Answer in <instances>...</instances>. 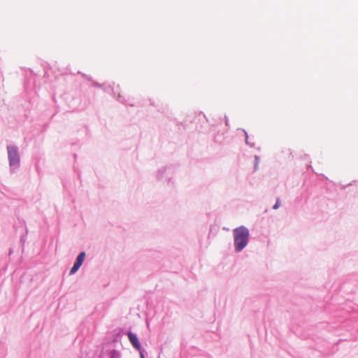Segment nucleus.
<instances>
[{"label":"nucleus","instance_id":"obj_3","mask_svg":"<svg viewBox=\"0 0 358 358\" xmlns=\"http://www.w3.org/2000/svg\"><path fill=\"white\" fill-rule=\"evenodd\" d=\"M128 338L131 343V344L134 345V347L137 349L138 350H141V344L138 341V338L136 336L135 334H134L131 332H129L128 334Z\"/></svg>","mask_w":358,"mask_h":358},{"label":"nucleus","instance_id":"obj_1","mask_svg":"<svg viewBox=\"0 0 358 358\" xmlns=\"http://www.w3.org/2000/svg\"><path fill=\"white\" fill-rule=\"evenodd\" d=\"M234 245L236 251L240 252L247 245L249 231L244 227H240L234 230Z\"/></svg>","mask_w":358,"mask_h":358},{"label":"nucleus","instance_id":"obj_6","mask_svg":"<svg viewBox=\"0 0 358 358\" xmlns=\"http://www.w3.org/2000/svg\"><path fill=\"white\" fill-rule=\"evenodd\" d=\"M81 265L82 264L76 262L74 263V265L73 266V267L71 268V269L70 271V273L73 274L74 273H76L78 270V268L81 266Z\"/></svg>","mask_w":358,"mask_h":358},{"label":"nucleus","instance_id":"obj_8","mask_svg":"<svg viewBox=\"0 0 358 358\" xmlns=\"http://www.w3.org/2000/svg\"><path fill=\"white\" fill-rule=\"evenodd\" d=\"M141 358H145L142 352L140 353Z\"/></svg>","mask_w":358,"mask_h":358},{"label":"nucleus","instance_id":"obj_9","mask_svg":"<svg viewBox=\"0 0 358 358\" xmlns=\"http://www.w3.org/2000/svg\"><path fill=\"white\" fill-rule=\"evenodd\" d=\"M112 358H114V357H112Z\"/></svg>","mask_w":358,"mask_h":358},{"label":"nucleus","instance_id":"obj_4","mask_svg":"<svg viewBox=\"0 0 358 358\" xmlns=\"http://www.w3.org/2000/svg\"><path fill=\"white\" fill-rule=\"evenodd\" d=\"M85 253L84 252H80L78 256L77 257V259H76V262L80 264H83V261L85 259Z\"/></svg>","mask_w":358,"mask_h":358},{"label":"nucleus","instance_id":"obj_7","mask_svg":"<svg viewBox=\"0 0 358 358\" xmlns=\"http://www.w3.org/2000/svg\"><path fill=\"white\" fill-rule=\"evenodd\" d=\"M279 206H280V202H279V201L278 200V201H276V203L273 206V209H277V208H278Z\"/></svg>","mask_w":358,"mask_h":358},{"label":"nucleus","instance_id":"obj_5","mask_svg":"<svg viewBox=\"0 0 358 358\" xmlns=\"http://www.w3.org/2000/svg\"><path fill=\"white\" fill-rule=\"evenodd\" d=\"M81 265L82 264L76 262L74 263V265L73 266V267L71 268V269L70 271V273L73 274L74 273H76L78 270V268L81 266Z\"/></svg>","mask_w":358,"mask_h":358},{"label":"nucleus","instance_id":"obj_2","mask_svg":"<svg viewBox=\"0 0 358 358\" xmlns=\"http://www.w3.org/2000/svg\"><path fill=\"white\" fill-rule=\"evenodd\" d=\"M8 153L10 161V165L12 166L18 164L20 161V157L17 149L14 147L8 146Z\"/></svg>","mask_w":358,"mask_h":358}]
</instances>
